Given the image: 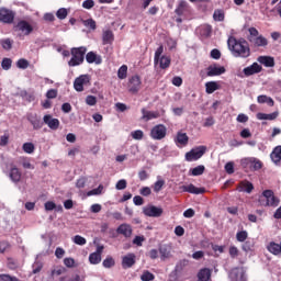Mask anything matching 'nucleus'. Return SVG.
<instances>
[{
    "instance_id": "obj_1",
    "label": "nucleus",
    "mask_w": 281,
    "mask_h": 281,
    "mask_svg": "<svg viewBox=\"0 0 281 281\" xmlns=\"http://www.w3.org/2000/svg\"><path fill=\"white\" fill-rule=\"evenodd\" d=\"M227 45L234 58H249L251 56V48L249 42L245 38L237 40L234 36L228 37Z\"/></svg>"
},
{
    "instance_id": "obj_2",
    "label": "nucleus",
    "mask_w": 281,
    "mask_h": 281,
    "mask_svg": "<svg viewBox=\"0 0 281 281\" xmlns=\"http://www.w3.org/2000/svg\"><path fill=\"white\" fill-rule=\"evenodd\" d=\"M248 32L249 35L247 38L252 47H267L269 45L267 37L260 35V32L256 27H249Z\"/></svg>"
},
{
    "instance_id": "obj_3",
    "label": "nucleus",
    "mask_w": 281,
    "mask_h": 281,
    "mask_svg": "<svg viewBox=\"0 0 281 281\" xmlns=\"http://www.w3.org/2000/svg\"><path fill=\"white\" fill-rule=\"evenodd\" d=\"M71 58L68 61L69 67H78L85 63V55L87 54V47H74L70 49Z\"/></svg>"
},
{
    "instance_id": "obj_4",
    "label": "nucleus",
    "mask_w": 281,
    "mask_h": 281,
    "mask_svg": "<svg viewBox=\"0 0 281 281\" xmlns=\"http://www.w3.org/2000/svg\"><path fill=\"white\" fill-rule=\"evenodd\" d=\"M207 147L198 146L188 151L184 156L186 161H199L205 155Z\"/></svg>"
},
{
    "instance_id": "obj_5",
    "label": "nucleus",
    "mask_w": 281,
    "mask_h": 281,
    "mask_svg": "<svg viewBox=\"0 0 281 281\" xmlns=\"http://www.w3.org/2000/svg\"><path fill=\"white\" fill-rule=\"evenodd\" d=\"M229 281H247V270L245 267H235L228 271Z\"/></svg>"
},
{
    "instance_id": "obj_6",
    "label": "nucleus",
    "mask_w": 281,
    "mask_h": 281,
    "mask_svg": "<svg viewBox=\"0 0 281 281\" xmlns=\"http://www.w3.org/2000/svg\"><path fill=\"white\" fill-rule=\"evenodd\" d=\"M16 13L5 7L0 8V23L4 25H12L14 23V18Z\"/></svg>"
},
{
    "instance_id": "obj_7",
    "label": "nucleus",
    "mask_w": 281,
    "mask_h": 281,
    "mask_svg": "<svg viewBox=\"0 0 281 281\" xmlns=\"http://www.w3.org/2000/svg\"><path fill=\"white\" fill-rule=\"evenodd\" d=\"M261 199H266V206L278 207L280 205V199L276 198L272 190H265Z\"/></svg>"
},
{
    "instance_id": "obj_8",
    "label": "nucleus",
    "mask_w": 281,
    "mask_h": 281,
    "mask_svg": "<svg viewBox=\"0 0 281 281\" xmlns=\"http://www.w3.org/2000/svg\"><path fill=\"white\" fill-rule=\"evenodd\" d=\"M261 199H266V206L278 207L280 205V199L276 198L272 190H265Z\"/></svg>"
},
{
    "instance_id": "obj_9",
    "label": "nucleus",
    "mask_w": 281,
    "mask_h": 281,
    "mask_svg": "<svg viewBox=\"0 0 281 281\" xmlns=\"http://www.w3.org/2000/svg\"><path fill=\"white\" fill-rule=\"evenodd\" d=\"M127 89L130 93H139V89H142V78L135 75L128 79Z\"/></svg>"
},
{
    "instance_id": "obj_10",
    "label": "nucleus",
    "mask_w": 281,
    "mask_h": 281,
    "mask_svg": "<svg viewBox=\"0 0 281 281\" xmlns=\"http://www.w3.org/2000/svg\"><path fill=\"white\" fill-rule=\"evenodd\" d=\"M166 133H168L166 125L158 124L151 128L150 137H151V139L160 140V139H164V137H166Z\"/></svg>"
},
{
    "instance_id": "obj_11",
    "label": "nucleus",
    "mask_w": 281,
    "mask_h": 281,
    "mask_svg": "<svg viewBox=\"0 0 281 281\" xmlns=\"http://www.w3.org/2000/svg\"><path fill=\"white\" fill-rule=\"evenodd\" d=\"M158 251L162 262H166V260H170V258H172V246L170 244H160L158 246Z\"/></svg>"
},
{
    "instance_id": "obj_12",
    "label": "nucleus",
    "mask_w": 281,
    "mask_h": 281,
    "mask_svg": "<svg viewBox=\"0 0 281 281\" xmlns=\"http://www.w3.org/2000/svg\"><path fill=\"white\" fill-rule=\"evenodd\" d=\"M91 82V77L89 75H80L74 81V89L78 92L85 91V85H89Z\"/></svg>"
},
{
    "instance_id": "obj_13",
    "label": "nucleus",
    "mask_w": 281,
    "mask_h": 281,
    "mask_svg": "<svg viewBox=\"0 0 281 281\" xmlns=\"http://www.w3.org/2000/svg\"><path fill=\"white\" fill-rule=\"evenodd\" d=\"M143 214L149 216L150 218H159L164 214V209L155 205L145 206L143 209Z\"/></svg>"
},
{
    "instance_id": "obj_14",
    "label": "nucleus",
    "mask_w": 281,
    "mask_h": 281,
    "mask_svg": "<svg viewBox=\"0 0 281 281\" xmlns=\"http://www.w3.org/2000/svg\"><path fill=\"white\" fill-rule=\"evenodd\" d=\"M192 12V8L186 0H181L175 10L177 16H188Z\"/></svg>"
},
{
    "instance_id": "obj_15",
    "label": "nucleus",
    "mask_w": 281,
    "mask_h": 281,
    "mask_svg": "<svg viewBox=\"0 0 281 281\" xmlns=\"http://www.w3.org/2000/svg\"><path fill=\"white\" fill-rule=\"evenodd\" d=\"M14 30L15 32H22L25 36H30V33L34 32V27L25 20L19 21L16 25H14Z\"/></svg>"
},
{
    "instance_id": "obj_16",
    "label": "nucleus",
    "mask_w": 281,
    "mask_h": 281,
    "mask_svg": "<svg viewBox=\"0 0 281 281\" xmlns=\"http://www.w3.org/2000/svg\"><path fill=\"white\" fill-rule=\"evenodd\" d=\"M43 122L48 126V128H50V131H58L60 127V121L58 119L52 117L50 114L44 115Z\"/></svg>"
},
{
    "instance_id": "obj_17",
    "label": "nucleus",
    "mask_w": 281,
    "mask_h": 281,
    "mask_svg": "<svg viewBox=\"0 0 281 281\" xmlns=\"http://www.w3.org/2000/svg\"><path fill=\"white\" fill-rule=\"evenodd\" d=\"M116 233L124 236V238H131V236H133V226H131L130 224H126V223L121 224L116 228Z\"/></svg>"
},
{
    "instance_id": "obj_18",
    "label": "nucleus",
    "mask_w": 281,
    "mask_h": 281,
    "mask_svg": "<svg viewBox=\"0 0 281 281\" xmlns=\"http://www.w3.org/2000/svg\"><path fill=\"white\" fill-rule=\"evenodd\" d=\"M223 74H225V67L223 66H217L216 64H214L207 67L206 75L209 77L223 76Z\"/></svg>"
},
{
    "instance_id": "obj_19",
    "label": "nucleus",
    "mask_w": 281,
    "mask_h": 281,
    "mask_svg": "<svg viewBox=\"0 0 281 281\" xmlns=\"http://www.w3.org/2000/svg\"><path fill=\"white\" fill-rule=\"evenodd\" d=\"M27 120L30 124H32L34 131H40V128H43V121H41V117L36 114H29Z\"/></svg>"
},
{
    "instance_id": "obj_20",
    "label": "nucleus",
    "mask_w": 281,
    "mask_h": 281,
    "mask_svg": "<svg viewBox=\"0 0 281 281\" xmlns=\"http://www.w3.org/2000/svg\"><path fill=\"white\" fill-rule=\"evenodd\" d=\"M86 60L89 65H93V63L95 65H102V57L94 52H89L86 54Z\"/></svg>"
},
{
    "instance_id": "obj_21",
    "label": "nucleus",
    "mask_w": 281,
    "mask_h": 281,
    "mask_svg": "<svg viewBox=\"0 0 281 281\" xmlns=\"http://www.w3.org/2000/svg\"><path fill=\"white\" fill-rule=\"evenodd\" d=\"M260 71H262V66L258 63H254L252 65L244 68V74L246 76H254L255 74H260Z\"/></svg>"
},
{
    "instance_id": "obj_22",
    "label": "nucleus",
    "mask_w": 281,
    "mask_h": 281,
    "mask_svg": "<svg viewBox=\"0 0 281 281\" xmlns=\"http://www.w3.org/2000/svg\"><path fill=\"white\" fill-rule=\"evenodd\" d=\"M198 34L202 36V38H210L212 36V25L204 24L196 29Z\"/></svg>"
},
{
    "instance_id": "obj_23",
    "label": "nucleus",
    "mask_w": 281,
    "mask_h": 281,
    "mask_svg": "<svg viewBox=\"0 0 281 281\" xmlns=\"http://www.w3.org/2000/svg\"><path fill=\"white\" fill-rule=\"evenodd\" d=\"M270 159L273 161L276 166H280L281 164V145L273 148L272 153L270 154Z\"/></svg>"
},
{
    "instance_id": "obj_24",
    "label": "nucleus",
    "mask_w": 281,
    "mask_h": 281,
    "mask_svg": "<svg viewBox=\"0 0 281 281\" xmlns=\"http://www.w3.org/2000/svg\"><path fill=\"white\" fill-rule=\"evenodd\" d=\"M181 190L182 192H189V194H203L205 192V189L196 188L194 184L182 186Z\"/></svg>"
},
{
    "instance_id": "obj_25",
    "label": "nucleus",
    "mask_w": 281,
    "mask_h": 281,
    "mask_svg": "<svg viewBox=\"0 0 281 281\" xmlns=\"http://www.w3.org/2000/svg\"><path fill=\"white\" fill-rule=\"evenodd\" d=\"M212 280V270L210 268H202L198 272V281H209Z\"/></svg>"
},
{
    "instance_id": "obj_26",
    "label": "nucleus",
    "mask_w": 281,
    "mask_h": 281,
    "mask_svg": "<svg viewBox=\"0 0 281 281\" xmlns=\"http://www.w3.org/2000/svg\"><path fill=\"white\" fill-rule=\"evenodd\" d=\"M238 192H247V194H251L254 192V183L245 180L239 183L237 187Z\"/></svg>"
},
{
    "instance_id": "obj_27",
    "label": "nucleus",
    "mask_w": 281,
    "mask_h": 281,
    "mask_svg": "<svg viewBox=\"0 0 281 281\" xmlns=\"http://www.w3.org/2000/svg\"><path fill=\"white\" fill-rule=\"evenodd\" d=\"M135 265V254H128L123 257L122 266L124 269H131Z\"/></svg>"
},
{
    "instance_id": "obj_28",
    "label": "nucleus",
    "mask_w": 281,
    "mask_h": 281,
    "mask_svg": "<svg viewBox=\"0 0 281 281\" xmlns=\"http://www.w3.org/2000/svg\"><path fill=\"white\" fill-rule=\"evenodd\" d=\"M257 60L260 65H265V67H276V59H273V57L259 56Z\"/></svg>"
},
{
    "instance_id": "obj_29",
    "label": "nucleus",
    "mask_w": 281,
    "mask_h": 281,
    "mask_svg": "<svg viewBox=\"0 0 281 281\" xmlns=\"http://www.w3.org/2000/svg\"><path fill=\"white\" fill-rule=\"evenodd\" d=\"M113 41H115V35H113V31L111 30L103 31V34H102L103 45H111Z\"/></svg>"
},
{
    "instance_id": "obj_30",
    "label": "nucleus",
    "mask_w": 281,
    "mask_h": 281,
    "mask_svg": "<svg viewBox=\"0 0 281 281\" xmlns=\"http://www.w3.org/2000/svg\"><path fill=\"white\" fill-rule=\"evenodd\" d=\"M142 120H145V122H149V120H157L159 117V112H153V111H147L146 109H142Z\"/></svg>"
},
{
    "instance_id": "obj_31",
    "label": "nucleus",
    "mask_w": 281,
    "mask_h": 281,
    "mask_svg": "<svg viewBox=\"0 0 281 281\" xmlns=\"http://www.w3.org/2000/svg\"><path fill=\"white\" fill-rule=\"evenodd\" d=\"M9 177L11 179V181H13V183H19V181H21V171L19 170V168L16 167H12L9 173Z\"/></svg>"
},
{
    "instance_id": "obj_32",
    "label": "nucleus",
    "mask_w": 281,
    "mask_h": 281,
    "mask_svg": "<svg viewBox=\"0 0 281 281\" xmlns=\"http://www.w3.org/2000/svg\"><path fill=\"white\" fill-rule=\"evenodd\" d=\"M175 142L180 146H186L188 142H190V137H188V134L179 132L175 138Z\"/></svg>"
},
{
    "instance_id": "obj_33",
    "label": "nucleus",
    "mask_w": 281,
    "mask_h": 281,
    "mask_svg": "<svg viewBox=\"0 0 281 281\" xmlns=\"http://www.w3.org/2000/svg\"><path fill=\"white\" fill-rule=\"evenodd\" d=\"M279 113L278 112H272L270 114H266L262 112L257 113V120H277L278 119Z\"/></svg>"
},
{
    "instance_id": "obj_34",
    "label": "nucleus",
    "mask_w": 281,
    "mask_h": 281,
    "mask_svg": "<svg viewBox=\"0 0 281 281\" xmlns=\"http://www.w3.org/2000/svg\"><path fill=\"white\" fill-rule=\"evenodd\" d=\"M257 102L259 104H268L269 106H273L274 102L271 97H267L265 94H261L257 98Z\"/></svg>"
},
{
    "instance_id": "obj_35",
    "label": "nucleus",
    "mask_w": 281,
    "mask_h": 281,
    "mask_svg": "<svg viewBox=\"0 0 281 281\" xmlns=\"http://www.w3.org/2000/svg\"><path fill=\"white\" fill-rule=\"evenodd\" d=\"M218 91V83L216 81H209L205 83V92L211 94Z\"/></svg>"
},
{
    "instance_id": "obj_36",
    "label": "nucleus",
    "mask_w": 281,
    "mask_h": 281,
    "mask_svg": "<svg viewBox=\"0 0 281 281\" xmlns=\"http://www.w3.org/2000/svg\"><path fill=\"white\" fill-rule=\"evenodd\" d=\"M171 59L168 56L159 57L158 65L160 69H168L170 67Z\"/></svg>"
},
{
    "instance_id": "obj_37",
    "label": "nucleus",
    "mask_w": 281,
    "mask_h": 281,
    "mask_svg": "<svg viewBox=\"0 0 281 281\" xmlns=\"http://www.w3.org/2000/svg\"><path fill=\"white\" fill-rule=\"evenodd\" d=\"M262 168V161L258 158L250 157V170H260Z\"/></svg>"
},
{
    "instance_id": "obj_38",
    "label": "nucleus",
    "mask_w": 281,
    "mask_h": 281,
    "mask_svg": "<svg viewBox=\"0 0 281 281\" xmlns=\"http://www.w3.org/2000/svg\"><path fill=\"white\" fill-rule=\"evenodd\" d=\"M192 177H201L203 172H205V166L199 165L198 167H194L193 169H190Z\"/></svg>"
},
{
    "instance_id": "obj_39",
    "label": "nucleus",
    "mask_w": 281,
    "mask_h": 281,
    "mask_svg": "<svg viewBox=\"0 0 281 281\" xmlns=\"http://www.w3.org/2000/svg\"><path fill=\"white\" fill-rule=\"evenodd\" d=\"M89 262L90 265H100V262H102V256L97 252H91L89 255Z\"/></svg>"
},
{
    "instance_id": "obj_40",
    "label": "nucleus",
    "mask_w": 281,
    "mask_h": 281,
    "mask_svg": "<svg viewBox=\"0 0 281 281\" xmlns=\"http://www.w3.org/2000/svg\"><path fill=\"white\" fill-rule=\"evenodd\" d=\"M189 262L190 261H188L187 259H182V260L178 261L175 267L176 273H181V271H183V269H186V267H188Z\"/></svg>"
},
{
    "instance_id": "obj_41",
    "label": "nucleus",
    "mask_w": 281,
    "mask_h": 281,
    "mask_svg": "<svg viewBox=\"0 0 281 281\" xmlns=\"http://www.w3.org/2000/svg\"><path fill=\"white\" fill-rule=\"evenodd\" d=\"M82 23H83L85 27H88V30H92V32H94V30L98 29L95 20H93L91 18L88 20H82Z\"/></svg>"
},
{
    "instance_id": "obj_42",
    "label": "nucleus",
    "mask_w": 281,
    "mask_h": 281,
    "mask_svg": "<svg viewBox=\"0 0 281 281\" xmlns=\"http://www.w3.org/2000/svg\"><path fill=\"white\" fill-rule=\"evenodd\" d=\"M102 192H104V186L99 184V187L97 189H92V190L88 191L87 196H99V194H102Z\"/></svg>"
},
{
    "instance_id": "obj_43",
    "label": "nucleus",
    "mask_w": 281,
    "mask_h": 281,
    "mask_svg": "<svg viewBox=\"0 0 281 281\" xmlns=\"http://www.w3.org/2000/svg\"><path fill=\"white\" fill-rule=\"evenodd\" d=\"M127 74H128V66L123 65L117 70V78H120V80H125Z\"/></svg>"
},
{
    "instance_id": "obj_44",
    "label": "nucleus",
    "mask_w": 281,
    "mask_h": 281,
    "mask_svg": "<svg viewBox=\"0 0 281 281\" xmlns=\"http://www.w3.org/2000/svg\"><path fill=\"white\" fill-rule=\"evenodd\" d=\"M20 95L23 100H26V102H34L35 100L34 93H29L26 90H22Z\"/></svg>"
},
{
    "instance_id": "obj_45",
    "label": "nucleus",
    "mask_w": 281,
    "mask_h": 281,
    "mask_svg": "<svg viewBox=\"0 0 281 281\" xmlns=\"http://www.w3.org/2000/svg\"><path fill=\"white\" fill-rule=\"evenodd\" d=\"M164 186H166V180L159 179L154 183V192L159 193L161 192Z\"/></svg>"
},
{
    "instance_id": "obj_46",
    "label": "nucleus",
    "mask_w": 281,
    "mask_h": 281,
    "mask_svg": "<svg viewBox=\"0 0 281 281\" xmlns=\"http://www.w3.org/2000/svg\"><path fill=\"white\" fill-rule=\"evenodd\" d=\"M103 267L105 269H111V267H115V259H113V257L108 256L104 260H103Z\"/></svg>"
},
{
    "instance_id": "obj_47",
    "label": "nucleus",
    "mask_w": 281,
    "mask_h": 281,
    "mask_svg": "<svg viewBox=\"0 0 281 281\" xmlns=\"http://www.w3.org/2000/svg\"><path fill=\"white\" fill-rule=\"evenodd\" d=\"M214 21H225V12L223 10H215L213 13Z\"/></svg>"
},
{
    "instance_id": "obj_48",
    "label": "nucleus",
    "mask_w": 281,
    "mask_h": 281,
    "mask_svg": "<svg viewBox=\"0 0 281 281\" xmlns=\"http://www.w3.org/2000/svg\"><path fill=\"white\" fill-rule=\"evenodd\" d=\"M161 54H164V45H160L155 52V57H154L155 65H159V58H161Z\"/></svg>"
},
{
    "instance_id": "obj_49",
    "label": "nucleus",
    "mask_w": 281,
    "mask_h": 281,
    "mask_svg": "<svg viewBox=\"0 0 281 281\" xmlns=\"http://www.w3.org/2000/svg\"><path fill=\"white\" fill-rule=\"evenodd\" d=\"M69 14V11H67L66 8H60L57 12H56V16L57 19H59V21H65V18Z\"/></svg>"
},
{
    "instance_id": "obj_50",
    "label": "nucleus",
    "mask_w": 281,
    "mask_h": 281,
    "mask_svg": "<svg viewBox=\"0 0 281 281\" xmlns=\"http://www.w3.org/2000/svg\"><path fill=\"white\" fill-rule=\"evenodd\" d=\"M72 243H75V245H79L80 247L87 245V239L80 235H76L72 238Z\"/></svg>"
},
{
    "instance_id": "obj_51",
    "label": "nucleus",
    "mask_w": 281,
    "mask_h": 281,
    "mask_svg": "<svg viewBox=\"0 0 281 281\" xmlns=\"http://www.w3.org/2000/svg\"><path fill=\"white\" fill-rule=\"evenodd\" d=\"M34 143H24L22 149L27 154L32 155L34 153Z\"/></svg>"
},
{
    "instance_id": "obj_52",
    "label": "nucleus",
    "mask_w": 281,
    "mask_h": 281,
    "mask_svg": "<svg viewBox=\"0 0 281 281\" xmlns=\"http://www.w3.org/2000/svg\"><path fill=\"white\" fill-rule=\"evenodd\" d=\"M7 267L14 271V269H19V261L13 258H8Z\"/></svg>"
},
{
    "instance_id": "obj_53",
    "label": "nucleus",
    "mask_w": 281,
    "mask_h": 281,
    "mask_svg": "<svg viewBox=\"0 0 281 281\" xmlns=\"http://www.w3.org/2000/svg\"><path fill=\"white\" fill-rule=\"evenodd\" d=\"M19 69H27L30 67V61L27 59L21 58L16 63Z\"/></svg>"
},
{
    "instance_id": "obj_54",
    "label": "nucleus",
    "mask_w": 281,
    "mask_h": 281,
    "mask_svg": "<svg viewBox=\"0 0 281 281\" xmlns=\"http://www.w3.org/2000/svg\"><path fill=\"white\" fill-rule=\"evenodd\" d=\"M247 231H240L236 234V239L238 243H245L247 240Z\"/></svg>"
},
{
    "instance_id": "obj_55",
    "label": "nucleus",
    "mask_w": 281,
    "mask_h": 281,
    "mask_svg": "<svg viewBox=\"0 0 281 281\" xmlns=\"http://www.w3.org/2000/svg\"><path fill=\"white\" fill-rule=\"evenodd\" d=\"M140 280L142 281H153V280H155V274H153L150 271H145L140 276Z\"/></svg>"
},
{
    "instance_id": "obj_56",
    "label": "nucleus",
    "mask_w": 281,
    "mask_h": 281,
    "mask_svg": "<svg viewBox=\"0 0 281 281\" xmlns=\"http://www.w3.org/2000/svg\"><path fill=\"white\" fill-rule=\"evenodd\" d=\"M1 67L2 69H4L5 71H8L9 69H11L12 67V59L10 58H3L2 63H1Z\"/></svg>"
},
{
    "instance_id": "obj_57",
    "label": "nucleus",
    "mask_w": 281,
    "mask_h": 281,
    "mask_svg": "<svg viewBox=\"0 0 281 281\" xmlns=\"http://www.w3.org/2000/svg\"><path fill=\"white\" fill-rule=\"evenodd\" d=\"M0 43H1V46H2L7 52H10V49H12V41H11L10 38L2 40Z\"/></svg>"
},
{
    "instance_id": "obj_58",
    "label": "nucleus",
    "mask_w": 281,
    "mask_h": 281,
    "mask_svg": "<svg viewBox=\"0 0 281 281\" xmlns=\"http://www.w3.org/2000/svg\"><path fill=\"white\" fill-rule=\"evenodd\" d=\"M86 104H88V106H95V104H98V99L93 95H88L86 98Z\"/></svg>"
},
{
    "instance_id": "obj_59",
    "label": "nucleus",
    "mask_w": 281,
    "mask_h": 281,
    "mask_svg": "<svg viewBox=\"0 0 281 281\" xmlns=\"http://www.w3.org/2000/svg\"><path fill=\"white\" fill-rule=\"evenodd\" d=\"M94 5H95V1H93V0H85L82 2V8L85 10H91V8H93Z\"/></svg>"
},
{
    "instance_id": "obj_60",
    "label": "nucleus",
    "mask_w": 281,
    "mask_h": 281,
    "mask_svg": "<svg viewBox=\"0 0 281 281\" xmlns=\"http://www.w3.org/2000/svg\"><path fill=\"white\" fill-rule=\"evenodd\" d=\"M33 273H41V271L43 270V263L41 261H37L35 263H33Z\"/></svg>"
},
{
    "instance_id": "obj_61",
    "label": "nucleus",
    "mask_w": 281,
    "mask_h": 281,
    "mask_svg": "<svg viewBox=\"0 0 281 281\" xmlns=\"http://www.w3.org/2000/svg\"><path fill=\"white\" fill-rule=\"evenodd\" d=\"M126 186H127L126 180H125V179H122V180H119V181L116 182L115 188H116V190H126Z\"/></svg>"
},
{
    "instance_id": "obj_62",
    "label": "nucleus",
    "mask_w": 281,
    "mask_h": 281,
    "mask_svg": "<svg viewBox=\"0 0 281 281\" xmlns=\"http://www.w3.org/2000/svg\"><path fill=\"white\" fill-rule=\"evenodd\" d=\"M133 139H144V132L140 130L132 132Z\"/></svg>"
},
{
    "instance_id": "obj_63",
    "label": "nucleus",
    "mask_w": 281,
    "mask_h": 281,
    "mask_svg": "<svg viewBox=\"0 0 281 281\" xmlns=\"http://www.w3.org/2000/svg\"><path fill=\"white\" fill-rule=\"evenodd\" d=\"M0 281H21L16 277H11L9 274H0Z\"/></svg>"
},
{
    "instance_id": "obj_64",
    "label": "nucleus",
    "mask_w": 281,
    "mask_h": 281,
    "mask_svg": "<svg viewBox=\"0 0 281 281\" xmlns=\"http://www.w3.org/2000/svg\"><path fill=\"white\" fill-rule=\"evenodd\" d=\"M225 171L227 175H234V162L229 161L225 165Z\"/></svg>"
}]
</instances>
